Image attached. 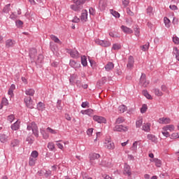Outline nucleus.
I'll return each instance as SVG.
<instances>
[{
    "label": "nucleus",
    "mask_w": 179,
    "mask_h": 179,
    "mask_svg": "<svg viewBox=\"0 0 179 179\" xmlns=\"http://www.w3.org/2000/svg\"><path fill=\"white\" fill-rule=\"evenodd\" d=\"M29 57L31 58V62H34V61H37L38 62H43V55H39L37 57V50L34 48L30 50Z\"/></svg>",
    "instance_id": "nucleus-1"
},
{
    "label": "nucleus",
    "mask_w": 179,
    "mask_h": 179,
    "mask_svg": "<svg viewBox=\"0 0 179 179\" xmlns=\"http://www.w3.org/2000/svg\"><path fill=\"white\" fill-rule=\"evenodd\" d=\"M176 129V127L173 124L166 125L162 128V134L165 136L166 138H169L170 136L169 132H173ZM169 131V132L168 131Z\"/></svg>",
    "instance_id": "nucleus-2"
},
{
    "label": "nucleus",
    "mask_w": 179,
    "mask_h": 179,
    "mask_svg": "<svg viewBox=\"0 0 179 179\" xmlns=\"http://www.w3.org/2000/svg\"><path fill=\"white\" fill-rule=\"evenodd\" d=\"M38 157V152L36 150L32 151L29 159V166H36V162Z\"/></svg>",
    "instance_id": "nucleus-3"
},
{
    "label": "nucleus",
    "mask_w": 179,
    "mask_h": 179,
    "mask_svg": "<svg viewBox=\"0 0 179 179\" xmlns=\"http://www.w3.org/2000/svg\"><path fill=\"white\" fill-rule=\"evenodd\" d=\"M27 129L28 131H32L34 135H35L36 138H38V127L36 123L31 122L28 124Z\"/></svg>",
    "instance_id": "nucleus-4"
},
{
    "label": "nucleus",
    "mask_w": 179,
    "mask_h": 179,
    "mask_svg": "<svg viewBox=\"0 0 179 179\" xmlns=\"http://www.w3.org/2000/svg\"><path fill=\"white\" fill-rule=\"evenodd\" d=\"M24 101L27 108H34V104H33V99H31V97L25 96Z\"/></svg>",
    "instance_id": "nucleus-5"
},
{
    "label": "nucleus",
    "mask_w": 179,
    "mask_h": 179,
    "mask_svg": "<svg viewBox=\"0 0 179 179\" xmlns=\"http://www.w3.org/2000/svg\"><path fill=\"white\" fill-rule=\"evenodd\" d=\"M104 147L106 148V149H108L109 150H113L115 149V145H114V143L111 141V139H108V140H106L104 143Z\"/></svg>",
    "instance_id": "nucleus-6"
},
{
    "label": "nucleus",
    "mask_w": 179,
    "mask_h": 179,
    "mask_svg": "<svg viewBox=\"0 0 179 179\" xmlns=\"http://www.w3.org/2000/svg\"><path fill=\"white\" fill-rule=\"evenodd\" d=\"M140 85L143 86V87H148V86L149 85V81L146 80V74H141L140 78Z\"/></svg>",
    "instance_id": "nucleus-7"
},
{
    "label": "nucleus",
    "mask_w": 179,
    "mask_h": 179,
    "mask_svg": "<svg viewBox=\"0 0 179 179\" xmlns=\"http://www.w3.org/2000/svg\"><path fill=\"white\" fill-rule=\"evenodd\" d=\"M92 118L94 121H95L96 122H98V124L107 123V120L106 119V117H103V116L94 115Z\"/></svg>",
    "instance_id": "nucleus-8"
},
{
    "label": "nucleus",
    "mask_w": 179,
    "mask_h": 179,
    "mask_svg": "<svg viewBox=\"0 0 179 179\" xmlns=\"http://www.w3.org/2000/svg\"><path fill=\"white\" fill-rule=\"evenodd\" d=\"M129 129V127H127V126H123V125H116L114 128H113V131H116V132H127V131H128Z\"/></svg>",
    "instance_id": "nucleus-9"
},
{
    "label": "nucleus",
    "mask_w": 179,
    "mask_h": 179,
    "mask_svg": "<svg viewBox=\"0 0 179 179\" xmlns=\"http://www.w3.org/2000/svg\"><path fill=\"white\" fill-rule=\"evenodd\" d=\"M95 43L99 45H101V47H110V45H111V43H110V41H101L100 39L95 40Z\"/></svg>",
    "instance_id": "nucleus-10"
},
{
    "label": "nucleus",
    "mask_w": 179,
    "mask_h": 179,
    "mask_svg": "<svg viewBox=\"0 0 179 179\" xmlns=\"http://www.w3.org/2000/svg\"><path fill=\"white\" fill-rule=\"evenodd\" d=\"M134 64H135V59H134V57L129 56L127 64L128 69H132L134 68Z\"/></svg>",
    "instance_id": "nucleus-11"
},
{
    "label": "nucleus",
    "mask_w": 179,
    "mask_h": 179,
    "mask_svg": "<svg viewBox=\"0 0 179 179\" xmlns=\"http://www.w3.org/2000/svg\"><path fill=\"white\" fill-rule=\"evenodd\" d=\"M98 159H100V155L99 154L93 153L90 157V162L91 164H96L94 162V160H97Z\"/></svg>",
    "instance_id": "nucleus-12"
},
{
    "label": "nucleus",
    "mask_w": 179,
    "mask_h": 179,
    "mask_svg": "<svg viewBox=\"0 0 179 179\" xmlns=\"http://www.w3.org/2000/svg\"><path fill=\"white\" fill-rule=\"evenodd\" d=\"M70 66H71V68H73L74 69H79V68H80V63H79V62H76L75 60H70V63H69Z\"/></svg>",
    "instance_id": "nucleus-13"
},
{
    "label": "nucleus",
    "mask_w": 179,
    "mask_h": 179,
    "mask_svg": "<svg viewBox=\"0 0 179 179\" xmlns=\"http://www.w3.org/2000/svg\"><path fill=\"white\" fill-rule=\"evenodd\" d=\"M159 124H167L171 122V119L170 117H161L158 120Z\"/></svg>",
    "instance_id": "nucleus-14"
},
{
    "label": "nucleus",
    "mask_w": 179,
    "mask_h": 179,
    "mask_svg": "<svg viewBox=\"0 0 179 179\" xmlns=\"http://www.w3.org/2000/svg\"><path fill=\"white\" fill-rule=\"evenodd\" d=\"M100 164L101 166H103L104 167H108V168L113 167V162L110 159L102 161L101 164Z\"/></svg>",
    "instance_id": "nucleus-15"
},
{
    "label": "nucleus",
    "mask_w": 179,
    "mask_h": 179,
    "mask_svg": "<svg viewBox=\"0 0 179 179\" xmlns=\"http://www.w3.org/2000/svg\"><path fill=\"white\" fill-rule=\"evenodd\" d=\"M121 29H122V31L124 32L126 34H132V33H134V31H132V29H131V28H129L126 26L122 25L121 27Z\"/></svg>",
    "instance_id": "nucleus-16"
},
{
    "label": "nucleus",
    "mask_w": 179,
    "mask_h": 179,
    "mask_svg": "<svg viewBox=\"0 0 179 179\" xmlns=\"http://www.w3.org/2000/svg\"><path fill=\"white\" fill-rule=\"evenodd\" d=\"M20 128V121L17 120L14 124L11 125V129L13 131H17Z\"/></svg>",
    "instance_id": "nucleus-17"
},
{
    "label": "nucleus",
    "mask_w": 179,
    "mask_h": 179,
    "mask_svg": "<svg viewBox=\"0 0 179 179\" xmlns=\"http://www.w3.org/2000/svg\"><path fill=\"white\" fill-rule=\"evenodd\" d=\"M68 52L71 58H79V52L77 50H69Z\"/></svg>",
    "instance_id": "nucleus-18"
},
{
    "label": "nucleus",
    "mask_w": 179,
    "mask_h": 179,
    "mask_svg": "<svg viewBox=\"0 0 179 179\" xmlns=\"http://www.w3.org/2000/svg\"><path fill=\"white\" fill-rule=\"evenodd\" d=\"M105 69L108 72H109V71H113V69H114V63L111 62H108V64L105 66Z\"/></svg>",
    "instance_id": "nucleus-19"
},
{
    "label": "nucleus",
    "mask_w": 179,
    "mask_h": 179,
    "mask_svg": "<svg viewBox=\"0 0 179 179\" xmlns=\"http://www.w3.org/2000/svg\"><path fill=\"white\" fill-rule=\"evenodd\" d=\"M80 113L81 114H83V115H92V114H93V110L91 108L87 110H82Z\"/></svg>",
    "instance_id": "nucleus-20"
},
{
    "label": "nucleus",
    "mask_w": 179,
    "mask_h": 179,
    "mask_svg": "<svg viewBox=\"0 0 179 179\" xmlns=\"http://www.w3.org/2000/svg\"><path fill=\"white\" fill-rule=\"evenodd\" d=\"M15 89H16V86L14 84L11 85L8 92V96H10V97H13V92Z\"/></svg>",
    "instance_id": "nucleus-21"
},
{
    "label": "nucleus",
    "mask_w": 179,
    "mask_h": 179,
    "mask_svg": "<svg viewBox=\"0 0 179 179\" xmlns=\"http://www.w3.org/2000/svg\"><path fill=\"white\" fill-rule=\"evenodd\" d=\"M148 139L151 141V142H154V143H157V137L153 134H148L147 136Z\"/></svg>",
    "instance_id": "nucleus-22"
},
{
    "label": "nucleus",
    "mask_w": 179,
    "mask_h": 179,
    "mask_svg": "<svg viewBox=\"0 0 179 179\" xmlns=\"http://www.w3.org/2000/svg\"><path fill=\"white\" fill-rule=\"evenodd\" d=\"M80 20H82V22H87V10H84L80 16Z\"/></svg>",
    "instance_id": "nucleus-23"
},
{
    "label": "nucleus",
    "mask_w": 179,
    "mask_h": 179,
    "mask_svg": "<svg viewBox=\"0 0 179 179\" xmlns=\"http://www.w3.org/2000/svg\"><path fill=\"white\" fill-rule=\"evenodd\" d=\"M15 45V42L12 41V39H8L6 41V48H10V47H13Z\"/></svg>",
    "instance_id": "nucleus-24"
},
{
    "label": "nucleus",
    "mask_w": 179,
    "mask_h": 179,
    "mask_svg": "<svg viewBox=\"0 0 179 179\" xmlns=\"http://www.w3.org/2000/svg\"><path fill=\"white\" fill-rule=\"evenodd\" d=\"M8 104L9 101H8V99H6V98H3L0 103V110H2V108H3V106H8Z\"/></svg>",
    "instance_id": "nucleus-25"
},
{
    "label": "nucleus",
    "mask_w": 179,
    "mask_h": 179,
    "mask_svg": "<svg viewBox=\"0 0 179 179\" xmlns=\"http://www.w3.org/2000/svg\"><path fill=\"white\" fill-rule=\"evenodd\" d=\"M46 132H48V134H52V135H57L58 134V130L54 129L51 127H48L46 129Z\"/></svg>",
    "instance_id": "nucleus-26"
},
{
    "label": "nucleus",
    "mask_w": 179,
    "mask_h": 179,
    "mask_svg": "<svg viewBox=\"0 0 179 179\" xmlns=\"http://www.w3.org/2000/svg\"><path fill=\"white\" fill-rule=\"evenodd\" d=\"M8 138L9 137L6 134H1L0 135V141L1 142V143H6V142H8Z\"/></svg>",
    "instance_id": "nucleus-27"
},
{
    "label": "nucleus",
    "mask_w": 179,
    "mask_h": 179,
    "mask_svg": "<svg viewBox=\"0 0 179 179\" xmlns=\"http://www.w3.org/2000/svg\"><path fill=\"white\" fill-rule=\"evenodd\" d=\"M173 55H175L177 61H179V49L177 47L173 48Z\"/></svg>",
    "instance_id": "nucleus-28"
},
{
    "label": "nucleus",
    "mask_w": 179,
    "mask_h": 179,
    "mask_svg": "<svg viewBox=\"0 0 179 179\" xmlns=\"http://www.w3.org/2000/svg\"><path fill=\"white\" fill-rule=\"evenodd\" d=\"M150 162H152L155 163V166L157 167H162V160H160L157 158H155V159H150Z\"/></svg>",
    "instance_id": "nucleus-29"
},
{
    "label": "nucleus",
    "mask_w": 179,
    "mask_h": 179,
    "mask_svg": "<svg viewBox=\"0 0 179 179\" xmlns=\"http://www.w3.org/2000/svg\"><path fill=\"white\" fill-rule=\"evenodd\" d=\"M142 129L145 132H149L150 131V123L144 124L142 127Z\"/></svg>",
    "instance_id": "nucleus-30"
},
{
    "label": "nucleus",
    "mask_w": 179,
    "mask_h": 179,
    "mask_svg": "<svg viewBox=\"0 0 179 179\" xmlns=\"http://www.w3.org/2000/svg\"><path fill=\"white\" fill-rule=\"evenodd\" d=\"M146 11L148 16H153L155 15V11L153 10V7L152 6H148Z\"/></svg>",
    "instance_id": "nucleus-31"
},
{
    "label": "nucleus",
    "mask_w": 179,
    "mask_h": 179,
    "mask_svg": "<svg viewBox=\"0 0 179 179\" xmlns=\"http://www.w3.org/2000/svg\"><path fill=\"white\" fill-rule=\"evenodd\" d=\"M34 93H36V91L34 89H29L25 91V94H27V96H34Z\"/></svg>",
    "instance_id": "nucleus-32"
},
{
    "label": "nucleus",
    "mask_w": 179,
    "mask_h": 179,
    "mask_svg": "<svg viewBox=\"0 0 179 179\" xmlns=\"http://www.w3.org/2000/svg\"><path fill=\"white\" fill-rule=\"evenodd\" d=\"M10 12V3L6 4L3 8V13H9Z\"/></svg>",
    "instance_id": "nucleus-33"
},
{
    "label": "nucleus",
    "mask_w": 179,
    "mask_h": 179,
    "mask_svg": "<svg viewBox=\"0 0 179 179\" xmlns=\"http://www.w3.org/2000/svg\"><path fill=\"white\" fill-rule=\"evenodd\" d=\"M16 146H19V140L14 139L10 143L11 148H16Z\"/></svg>",
    "instance_id": "nucleus-34"
},
{
    "label": "nucleus",
    "mask_w": 179,
    "mask_h": 179,
    "mask_svg": "<svg viewBox=\"0 0 179 179\" xmlns=\"http://www.w3.org/2000/svg\"><path fill=\"white\" fill-rule=\"evenodd\" d=\"M37 108L39 111H43V110H45V106L43 102H39L37 105Z\"/></svg>",
    "instance_id": "nucleus-35"
},
{
    "label": "nucleus",
    "mask_w": 179,
    "mask_h": 179,
    "mask_svg": "<svg viewBox=\"0 0 179 179\" xmlns=\"http://www.w3.org/2000/svg\"><path fill=\"white\" fill-rule=\"evenodd\" d=\"M124 174H127V176H131V168L129 167V166L126 165L124 166Z\"/></svg>",
    "instance_id": "nucleus-36"
},
{
    "label": "nucleus",
    "mask_w": 179,
    "mask_h": 179,
    "mask_svg": "<svg viewBox=\"0 0 179 179\" xmlns=\"http://www.w3.org/2000/svg\"><path fill=\"white\" fill-rule=\"evenodd\" d=\"M71 9H72V10H74L75 12H79V10H80V6L76 4H72L71 6Z\"/></svg>",
    "instance_id": "nucleus-37"
},
{
    "label": "nucleus",
    "mask_w": 179,
    "mask_h": 179,
    "mask_svg": "<svg viewBox=\"0 0 179 179\" xmlns=\"http://www.w3.org/2000/svg\"><path fill=\"white\" fill-rule=\"evenodd\" d=\"M154 93L155 96H158V97L163 96V92L157 88L154 89Z\"/></svg>",
    "instance_id": "nucleus-38"
},
{
    "label": "nucleus",
    "mask_w": 179,
    "mask_h": 179,
    "mask_svg": "<svg viewBox=\"0 0 179 179\" xmlns=\"http://www.w3.org/2000/svg\"><path fill=\"white\" fill-rule=\"evenodd\" d=\"M50 38L51 40L55 41V43H57L58 44H60L61 43V41L59 40V38H58V37L55 36V35H50Z\"/></svg>",
    "instance_id": "nucleus-39"
},
{
    "label": "nucleus",
    "mask_w": 179,
    "mask_h": 179,
    "mask_svg": "<svg viewBox=\"0 0 179 179\" xmlns=\"http://www.w3.org/2000/svg\"><path fill=\"white\" fill-rule=\"evenodd\" d=\"M81 64L83 66H87V60L86 59V57H81Z\"/></svg>",
    "instance_id": "nucleus-40"
},
{
    "label": "nucleus",
    "mask_w": 179,
    "mask_h": 179,
    "mask_svg": "<svg viewBox=\"0 0 179 179\" xmlns=\"http://www.w3.org/2000/svg\"><path fill=\"white\" fill-rule=\"evenodd\" d=\"M148 111V105L143 104L141 108V114H145Z\"/></svg>",
    "instance_id": "nucleus-41"
},
{
    "label": "nucleus",
    "mask_w": 179,
    "mask_h": 179,
    "mask_svg": "<svg viewBox=\"0 0 179 179\" xmlns=\"http://www.w3.org/2000/svg\"><path fill=\"white\" fill-rule=\"evenodd\" d=\"M74 3L77 6H80V5H83V3H85V0H74Z\"/></svg>",
    "instance_id": "nucleus-42"
},
{
    "label": "nucleus",
    "mask_w": 179,
    "mask_h": 179,
    "mask_svg": "<svg viewBox=\"0 0 179 179\" xmlns=\"http://www.w3.org/2000/svg\"><path fill=\"white\" fill-rule=\"evenodd\" d=\"M118 109L120 113H125V111H127V106H125L124 105H122L119 106Z\"/></svg>",
    "instance_id": "nucleus-43"
},
{
    "label": "nucleus",
    "mask_w": 179,
    "mask_h": 179,
    "mask_svg": "<svg viewBox=\"0 0 179 179\" xmlns=\"http://www.w3.org/2000/svg\"><path fill=\"white\" fill-rule=\"evenodd\" d=\"M112 50H121V45L118 43H115L113 45Z\"/></svg>",
    "instance_id": "nucleus-44"
},
{
    "label": "nucleus",
    "mask_w": 179,
    "mask_h": 179,
    "mask_svg": "<svg viewBox=\"0 0 179 179\" xmlns=\"http://www.w3.org/2000/svg\"><path fill=\"white\" fill-rule=\"evenodd\" d=\"M137 149H138V141H135L131 146V150H133L134 152H136Z\"/></svg>",
    "instance_id": "nucleus-45"
},
{
    "label": "nucleus",
    "mask_w": 179,
    "mask_h": 179,
    "mask_svg": "<svg viewBox=\"0 0 179 179\" xmlns=\"http://www.w3.org/2000/svg\"><path fill=\"white\" fill-rule=\"evenodd\" d=\"M48 148L50 150H54V149H55V145H54L52 142L48 143Z\"/></svg>",
    "instance_id": "nucleus-46"
},
{
    "label": "nucleus",
    "mask_w": 179,
    "mask_h": 179,
    "mask_svg": "<svg viewBox=\"0 0 179 179\" xmlns=\"http://www.w3.org/2000/svg\"><path fill=\"white\" fill-rule=\"evenodd\" d=\"M142 124H143V120H142V119H141L136 122V127L137 128H141V127H142Z\"/></svg>",
    "instance_id": "nucleus-47"
},
{
    "label": "nucleus",
    "mask_w": 179,
    "mask_h": 179,
    "mask_svg": "<svg viewBox=\"0 0 179 179\" xmlns=\"http://www.w3.org/2000/svg\"><path fill=\"white\" fill-rule=\"evenodd\" d=\"M110 13L113 15V16H114V17H120L119 13L114 10H110Z\"/></svg>",
    "instance_id": "nucleus-48"
},
{
    "label": "nucleus",
    "mask_w": 179,
    "mask_h": 179,
    "mask_svg": "<svg viewBox=\"0 0 179 179\" xmlns=\"http://www.w3.org/2000/svg\"><path fill=\"white\" fill-rule=\"evenodd\" d=\"M143 94L146 99H148V100H152V96L148 93V91H143Z\"/></svg>",
    "instance_id": "nucleus-49"
},
{
    "label": "nucleus",
    "mask_w": 179,
    "mask_h": 179,
    "mask_svg": "<svg viewBox=\"0 0 179 179\" xmlns=\"http://www.w3.org/2000/svg\"><path fill=\"white\" fill-rule=\"evenodd\" d=\"M142 51H148L149 50V43H146L143 46H141Z\"/></svg>",
    "instance_id": "nucleus-50"
},
{
    "label": "nucleus",
    "mask_w": 179,
    "mask_h": 179,
    "mask_svg": "<svg viewBox=\"0 0 179 179\" xmlns=\"http://www.w3.org/2000/svg\"><path fill=\"white\" fill-rule=\"evenodd\" d=\"M124 121H125V119H124V117H118L116 120V124H122V122H124Z\"/></svg>",
    "instance_id": "nucleus-51"
},
{
    "label": "nucleus",
    "mask_w": 179,
    "mask_h": 179,
    "mask_svg": "<svg viewBox=\"0 0 179 179\" xmlns=\"http://www.w3.org/2000/svg\"><path fill=\"white\" fill-rule=\"evenodd\" d=\"M10 19H12V20H16V19H17V15L15 14V13H11L10 15Z\"/></svg>",
    "instance_id": "nucleus-52"
},
{
    "label": "nucleus",
    "mask_w": 179,
    "mask_h": 179,
    "mask_svg": "<svg viewBox=\"0 0 179 179\" xmlns=\"http://www.w3.org/2000/svg\"><path fill=\"white\" fill-rule=\"evenodd\" d=\"M178 138H179L178 133H173L171 136V139H178Z\"/></svg>",
    "instance_id": "nucleus-53"
},
{
    "label": "nucleus",
    "mask_w": 179,
    "mask_h": 179,
    "mask_svg": "<svg viewBox=\"0 0 179 179\" xmlns=\"http://www.w3.org/2000/svg\"><path fill=\"white\" fill-rule=\"evenodd\" d=\"M41 134H42L44 139H48V138H50V135L48 134L45 133V131H42Z\"/></svg>",
    "instance_id": "nucleus-54"
},
{
    "label": "nucleus",
    "mask_w": 179,
    "mask_h": 179,
    "mask_svg": "<svg viewBox=\"0 0 179 179\" xmlns=\"http://www.w3.org/2000/svg\"><path fill=\"white\" fill-rule=\"evenodd\" d=\"M122 5L124 8H127L129 5V0H122Z\"/></svg>",
    "instance_id": "nucleus-55"
},
{
    "label": "nucleus",
    "mask_w": 179,
    "mask_h": 179,
    "mask_svg": "<svg viewBox=\"0 0 179 179\" xmlns=\"http://www.w3.org/2000/svg\"><path fill=\"white\" fill-rule=\"evenodd\" d=\"M134 33H135V36H136V37H139V34L141 33V30L139 29V28H138V27L135 28Z\"/></svg>",
    "instance_id": "nucleus-56"
},
{
    "label": "nucleus",
    "mask_w": 179,
    "mask_h": 179,
    "mask_svg": "<svg viewBox=\"0 0 179 179\" xmlns=\"http://www.w3.org/2000/svg\"><path fill=\"white\" fill-rule=\"evenodd\" d=\"M90 15H92V16H94L96 15V10L93 8H90L89 9Z\"/></svg>",
    "instance_id": "nucleus-57"
},
{
    "label": "nucleus",
    "mask_w": 179,
    "mask_h": 179,
    "mask_svg": "<svg viewBox=\"0 0 179 179\" xmlns=\"http://www.w3.org/2000/svg\"><path fill=\"white\" fill-rule=\"evenodd\" d=\"M173 41L174 44L178 45L179 44V38L177 36H173Z\"/></svg>",
    "instance_id": "nucleus-58"
},
{
    "label": "nucleus",
    "mask_w": 179,
    "mask_h": 179,
    "mask_svg": "<svg viewBox=\"0 0 179 179\" xmlns=\"http://www.w3.org/2000/svg\"><path fill=\"white\" fill-rule=\"evenodd\" d=\"M14 120H15V115H10L8 117V121H9V122H13Z\"/></svg>",
    "instance_id": "nucleus-59"
},
{
    "label": "nucleus",
    "mask_w": 179,
    "mask_h": 179,
    "mask_svg": "<svg viewBox=\"0 0 179 179\" xmlns=\"http://www.w3.org/2000/svg\"><path fill=\"white\" fill-rule=\"evenodd\" d=\"M73 23H79L80 22V19H79L78 17H74L73 20H71Z\"/></svg>",
    "instance_id": "nucleus-60"
},
{
    "label": "nucleus",
    "mask_w": 179,
    "mask_h": 179,
    "mask_svg": "<svg viewBox=\"0 0 179 179\" xmlns=\"http://www.w3.org/2000/svg\"><path fill=\"white\" fill-rule=\"evenodd\" d=\"M81 106L83 107V108H86V107H87L89 108V102L85 101V102H83L81 104Z\"/></svg>",
    "instance_id": "nucleus-61"
},
{
    "label": "nucleus",
    "mask_w": 179,
    "mask_h": 179,
    "mask_svg": "<svg viewBox=\"0 0 179 179\" xmlns=\"http://www.w3.org/2000/svg\"><path fill=\"white\" fill-rule=\"evenodd\" d=\"M92 134H93V128L88 129L87 131V135H88V136H92Z\"/></svg>",
    "instance_id": "nucleus-62"
},
{
    "label": "nucleus",
    "mask_w": 179,
    "mask_h": 179,
    "mask_svg": "<svg viewBox=\"0 0 179 179\" xmlns=\"http://www.w3.org/2000/svg\"><path fill=\"white\" fill-rule=\"evenodd\" d=\"M99 8L102 9V10H104L106 9V4H104L103 2L100 1L99 2Z\"/></svg>",
    "instance_id": "nucleus-63"
},
{
    "label": "nucleus",
    "mask_w": 179,
    "mask_h": 179,
    "mask_svg": "<svg viewBox=\"0 0 179 179\" xmlns=\"http://www.w3.org/2000/svg\"><path fill=\"white\" fill-rule=\"evenodd\" d=\"M27 141L29 142V143H33L34 142V138L31 137L27 138Z\"/></svg>",
    "instance_id": "nucleus-64"
}]
</instances>
